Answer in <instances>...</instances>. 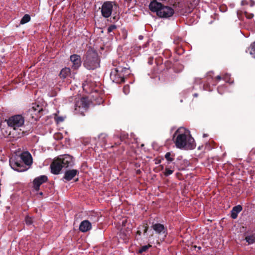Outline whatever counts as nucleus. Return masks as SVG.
Returning <instances> with one entry per match:
<instances>
[{"instance_id": "obj_42", "label": "nucleus", "mask_w": 255, "mask_h": 255, "mask_svg": "<svg viewBox=\"0 0 255 255\" xmlns=\"http://www.w3.org/2000/svg\"><path fill=\"white\" fill-rule=\"evenodd\" d=\"M208 136V135L207 134H205V133H204V134H203V137H207Z\"/></svg>"}, {"instance_id": "obj_16", "label": "nucleus", "mask_w": 255, "mask_h": 255, "mask_svg": "<svg viewBox=\"0 0 255 255\" xmlns=\"http://www.w3.org/2000/svg\"><path fill=\"white\" fill-rule=\"evenodd\" d=\"M70 60L72 62V68L74 69H78L81 65V59L80 55L73 54L70 56Z\"/></svg>"}, {"instance_id": "obj_15", "label": "nucleus", "mask_w": 255, "mask_h": 255, "mask_svg": "<svg viewBox=\"0 0 255 255\" xmlns=\"http://www.w3.org/2000/svg\"><path fill=\"white\" fill-rule=\"evenodd\" d=\"M78 174L79 171L76 169L67 170L65 172L63 180H65V181H69Z\"/></svg>"}, {"instance_id": "obj_25", "label": "nucleus", "mask_w": 255, "mask_h": 255, "mask_svg": "<svg viewBox=\"0 0 255 255\" xmlns=\"http://www.w3.org/2000/svg\"><path fill=\"white\" fill-rule=\"evenodd\" d=\"M31 19L30 16L28 14H25L21 19L20 21V23L21 24H24L28 22H29Z\"/></svg>"}, {"instance_id": "obj_1", "label": "nucleus", "mask_w": 255, "mask_h": 255, "mask_svg": "<svg viewBox=\"0 0 255 255\" xmlns=\"http://www.w3.org/2000/svg\"><path fill=\"white\" fill-rule=\"evenodd\" d=\"M114 67L111 70L110 78L115 83L120 84L125 82V78L129 74V68L127 67L128 64L119 58L113 62Z\"/></svg>"}, {"instance_id": "obj_40", "label": "nucleus", "mask_w": 255, "mask_h": 255, "mask_svg": "<svg viewBox=\"0 0 255 255\" xmlns=\"http://www.w3.org/2000/svg\"><path fill=\"white\" fill-rule=\"evenodd\" d=\"M216 78H217V80H220L221 79V77L220 76H217L216 77Z\"/></svg>"}, {"instance_id": "obj_5", "label": "nucleus", "mask_w": 255, "mask_h": 255, "mask_svg": "<svg viewBox=\"0 0 255 255\" xmlns=\"http://www.w3.org/2000/svg\"><path fill=\"white\" fill-rule=\"evenodd\" d=\"M118 5L116 1H106L102 4L101 13L103 17L108 18L111 15L113 9L117 8Z\"/></svg>"}, {"instance_id": "obj_14", "label": "nucleus", "mask_w": 255, "mask_h": 255, "mask_svg": "<svg viewBox=\"0 0 255 255\" xmlns=\"http://www.w3.org/2000/svg\"><path fill=\"white\" fill-rule=\"evenodd\" d=\"M21 161L24 165L30 166L32 163V157L30 153L28 152H24L20 155Z\"/></svg>"}, {"instance_id": "obj_21", "label": "nucleus", "mask_w": 255, "mask_h": 255, "mask_svg": "<svg viewBox=\"0 0 255 255\" xmlns=\"http://www.w3.org/2000/svg\"><path fill=\"white\" fill-rule=\"evenodd\" d=\"M114 137L120 138L121 141H124L125 143H127L126 140L128 138V134L126 132H122L121 133L120 135H115Z\"/></svg>"}, {"instance_id": "obj_48", "label": "nucleus", "mask_w": 255, "mask_h": 255, "mask_svg": "<svg viewBox=\"0 0 255 255\" xmlns=\"http://www.w3.org/2000/svg\"><path fill=\"white\" fill-rule=\"evenodd\" d=\"M116 16H114V17H113V18H114V19H116Z\"/></svg>"}, {"instance_id": "obj_2", "label": "nucleus", "mask_w": 255, "mask_h": 255, "mask_svg": "<svg viewBox=\"0 0 255 255\" xmlns=\"http://www.w3.org/2000/svg\"><path fill=\"white\" fill-rule=\"evenodd\" d=\"M184 130L183 128L178 129L173 134V138L176 136L174 140V143L176 147L180 149H193L195 146L194 139L189 134H187Z\"/></svg>"}, {"instance_id": "obj_35", "label": "nucleus", "mask_w": 255, "mask_h": 255, "mask_svg": "<svg viewBox=\"0 0 255 255\" xmlns=\"http://www.w3.org/2000/svg\"><path fill=\"white\" fill-rule=\"evenodd\" d=\"M245 15L246 17L248 19H251L253 17L254 14L252 13H249L247 12H245Z\"/></svg>"}, {"instance_id": "obj_46", "label": "nucleus", "mask_w": 255, "mask_h": 255, "mask_svg": "<svg viewBox=\"0 0 255 255\" xmlns=\"http://www.w3.org/2000/svg\"><path fill=\"white\" fill-rule=\"evenodd\" d=\"M125 236H126V238H125V239H127V238H128V237L127 236V235H126Z\"/></svg>"}, {"instance_id": "obj_49", "label": "nucleus", "mask_w": 255, "mask_h": 255, "mask_svg": "<svg viewBox=\"0 0 255 255\" xmlns=\"http://www.w3.org/2000/svg\"><path fill=\"white\" fill-rule=\"evenodd\" d=\"M78 180V178H77L76 180H75L76 181H77Z\"/></svg>"}, {"instance_id": "obj_20", "label": "nucleus", "mask_w": 255, "mask_h": 255, "mask_svg": "<svg viewBox=\"0 0 255 255\" xmlns=\"http://www.w3.org/2000/svg\"><path fill=\"white\" fill-rule=\"evenodd\" d=\"M108 135L105 133H102L99 136V139L101 146H105L107 144Z\"/></svg>"}, {"instance_id": "obj_39", "label": "nucleus", "mask_w": 255, "mask_h": 255, "mask_svg": "<svg viewBox=\"0 0 255 255\" xmlns=\"http://www.w3.org/2000/svg\"><path fill=\"white\" fill-rule=\"evenodd\" d=\"M136 234H137V235H139V236H140V235H141V231H139V230H138V231H137V232H136Z\"/></svg>"}, {"instance_id": "obj_29", "label": "nucleus", "mask_w": 255, "mask_h": 255, "mask_svg": "<svg viewBox=\"0 0 255 255\" xmlns=\"http://www.w3.org/2000/svg\"><path fill=\"white\" fill-rule=\"evenodd\" d=\"M53 137L55 139L59 140L63 138V135L61 133L57 132L54 134Z\"/></svg>"}, {"instance_id": "obj_22", "label": "nucleus", "mask_w": 255, "mask_h": 255, "mask_svg": "<svg viewBox=\"0 0 255 255\" xmlns=\"http://www.w3.org/2000/svg\"><path fill=\"white\" fill-rule=\"evenodd\" d=\"M31 109L33 110V111H34V113L35 112L36 114L39 115H41L40 112L43 111L42 107L36 104H32V106L31 108Z\"/></svg>"}, {"instance_id": "obj_26", "label": "nucleus", "mask_w": 255, "mask_h": 255, "mask_svg": "<svg viewBox=\"0 0 255 255\" xmlns=\"http://www.w3.org/2000/svg\"><path fill=\"white\" fill-rule=\"evenodd\" d=\"M248 50L252 57L255 58V41L251 45Z\"/></svg>"}, {"instance_id": "obj_17", "label": "nucleus", "mask_w": 255, "mask_h": 255, "mask_svg": "<svg viewBox=\"0 0 255 255\" xmlns=\"http://www.w3.org/2000/svg\"><path fill=\"white\" fill-rule=\"evenodd\" d=\"M91 228V224L88 220L83 221L79 226V230L83 233L89 231Z\"/></svg>"}, {"instance_id": "obj_38", "label": "nucleus", "mask_w": 255, "mask_h": 255, "mask_svg": "<svg viewBox=\"0 0 255 255\" xmlns=\"http://www.w3.org/2000/svg\"><path fill=\"white\" fill-rule=\"evenodd\" d=\"M250 154L251 155H255V147L253 148L251 151H250Z\"/></svg>"}, {"instance_id": "obj_10", "label": "nucleus", "mask_w": 255, "mask_h": 255, "mask_svg": "<svg viewBox=\"0 0 255 255\" xmlns=\"http://www.w3.org/2000/svg\"><path fill=\"white\" fill-rule=\"evenodd\" d=\"M33 110H31V108L29 109L25 113H24V119L26 121H28V122H33L36 121L40 118L41 115H39L36 114Z\"/></svg>"}, {"instance_id": "obj_24", "label": "nucleus", "mask_w": 255, "mask_h": 255, "mask_svg": "<svg viewBox=\"0 0 255 255\" xmlns=\"http://www.w3.org/2000/svg\"><path fill=\"white\" fill-rule=\"evenodd\" d=\"M174 153H172L171 152H168L165 155V158L168 163L173 161V160H174Z\"/></svg>"}, {"instance_id": "obj_43", "label": "nucleus", "mask_w": 255, "mask_h": 255, "mask_svg": "<svg viewBox=\"0 0 255 255\" xmlns=\"http://www.w3.org/2000/svg\"><path fill=\"white\" fill-rule=\"evenodd\" d=\"M193 96H194V97H197L198 96V94L195 93V94H194L193 95Z\"/></svg>"}, {"instance_id": "obj_33", "label": "nucleus", "mask_w": 255, "mask_h": 255, "mask_svg": "<svg viewBox=\"0 0 255 255\" xmlns=\"http://www.w3.org/2000/svg\"><path fill=\"white\" fill-rule=\"evenodd\" d=\"M117 28V26L116 25L113 24L111 25L108 27L107 31L108 33H110L112 32L114 30Z\"/></svg>"}, {"instance_id": "obj_12", "label": "nucleus", "mask_w": 255, "mask_h": 255, "mask_svg": "<svg viewBox=\"0 0 255 255\" xmlns=\"http://www.w3.org/2000/svg\"><path fill=\"white\" fill-rule=\"evenodd\" d=\"M48 180L46 175H41L36 177L33 181V187L36 191H39L40 186L43 183L46 182Z\"/></svg>"}, {"instance_id": "obj_18", "label": "nucleus", "mask_w": 255, "mask_h": 255, "mask_svg": "<svg viewBox=\"0 0 255 255\" xmlns=\"http://www.w3.org/2000/svg\"><path fill=\"white\" fill-rule=\"evenodd\" d=\"M243 207L241 205H238L234 206L231 212V217L233 219H236L238 217V214L242 211Z\"/></svg>"}, {"instance_id": "obj_34", "label": "nucleus", "mask_w": 255, "mask_h": 255, "mask_svg": "<svg viewBox=\"0 0 255 255\" xmlns=\"http://www.w3.org/2000/svg\"><path fill=\"white\" fill-rule=\"evenodd\" d=\"M141 228L143 229V234H145L147 233L148 229V226L147 224H145L141 226Z\"/></svg>"}, {"instance_id": "obj_6", "label": "nucleus", "mask_w": 255, "mask_h": 255, "mask_svg": "<svg viewBox=\"0 0 255 255\" xmlns=\"http://www.w3.org/2000/svg\"><path fill=\"white\" fill-rule=\"evenodd\" d=\"M24 122V118L20 115H17L9 118L7 120L8 126L12 127L14 129L21 127Z\"/></svg>"}, {"instance_id": "obj_13", "label": "nucleus", "mask_w": 255, "mask_h": 255, "mask_svg": "<svg viewBox=\"0 0 255 255\" xmlns=\"http://www.w3.org/2000/svg\"><path fill=\"white\" fill-rule=\"evenodd\" d=\"M50 168L52 173L56 175L59 174L63 167L58 158L53 160L50 165Z\"/></svg>"}, {"instance_id": "obj_3", "label": "nucleus", "mask_w": 255, "mask_h": 255, "mask_svg": "<svg viewBox=\"0 0 255 255\" xmlns=\"http://www.w3.org/2000/svg\"><path fill=\"white\" fill-rule=\"evenodd\" d=\"M149 8L151 11L155 12L159 17L164 19H169L175 13L172 7L154 1L150 2Z\"/></svg>"}, {"instance_id": "obj_31", "label": "nucleus", "mask_w": 255, "mask_h": 255, "mask_svg": "<svg viewBox=\"0 0 255 255\" xmlns=\"http://www.w3.org/2000/svg\"><path fill=\"white\" fill-rule=\"evenodd\" d=\"M25 221L26 225H30L33 223L32 219L29 216H27L25 217Z\"/></svg>"}, {"instance_id": "obj_28", "label": "nucleus", "mask_w": 255, "mask_h": 255, "mask_svg": "<svg viewBox=\"0 0 255 255\" xmlns=\"http://www.w3.org/2000/svg\"><path fill=\"white\" fill-rule=\"evenodd\" d=\"M162 54L166 58H168L171 56L172 53L170 50L165 49L163 51Z\"/></svg>"}, {"instance_id": "obj_32", "label": "nucleus", "mask_w": 255, "mask_h": 255, "mask_svg": "<svg viewBox=\"0 0 255 255\" xmlns=\"http://www.w3.org/2000/svg\"><path fill=\"white\" fill-rule=\"evenodd\" d=\"M54 119L57 124L62 122L64 121V118L63 117L58 116L57 115H55Z\"/></svg>"}, {"instance_id": "obj_27", "label": "nucleus", "mask_w": 255, "mask_h": 255, "mask_svg": "<svg viewBox=\"0 0 255 255\" xmlns=\"http://www.w3.org/2000/svg\"><path fill=\"white\" fill-rule=\"evenodd\" d=\"M151 247V245L148 244V245H145L141 247L138 250V253L142 254L143 252H146L148 249Z\"/></svg>"}, {"instance_id": "obj_23", "label": "nucleus", "mask_w": 255, "mask_h": 255, "mask_svg": "<svg viewBox=\"0 0 255 255\" xmlns=\"http://www.w3.org/2000/svg\"><path fill=\"white\" fill-rule=\"evenodd\" d=\"M246 241L248 243V245H251L255 243V233L251 235H248L245 238Z\"/></svg>"}, {"instance_id": "obj_7", "label": "nucleus", "mask_w": 255, "mask_h": 255, "mask_svg": "<svg viewBox=\"0 0 255 255\" xmlns=\"http://www.w3.org/2000/svg\"><path fill=\"white\" fill-rule=\"evenodd\" d=\"M9 165L13 169L18 172L24 171L28 169L21 160H17L15 159L10 158Z\"/></svg>"}, {"instance_id": "obj_45", "label": "nucleus", "mask_w": 255, "mask_h": 255, "mask_svg": "<svg viewBox=\"0 0 255 255\" xmlns=\"http://www.w3.org/2000/svg\"><path fill=\"white\" fill-rule=\"evenodd\" d=\"M142 37H142V36H141V35L139 36V38L140 39H142Z\"/></svg>"}, {"instance_id": "obj_44", "label": "nucleus", "mask_w": 255, "mask_h": 255, "mask_svg": "<svg viewBox=\"0 0 255 255\" xmlns=\"http://www.w3.org/2000/svg\"><path fill=\"white\" fill-rule=\"evenodd\" d=\"M43 192H39V194L40 195H41V196H42V195H43Z\"/></svg>"}, {"instance_id": "obj_30", "label": "nucleus", "mask_w": 255, "mask_h": 255, "mask_svg": "<svg viewBox=\"0 0 255 255\" xmlns=\"http://www.w3.org/2000/svg\"><path fill=\"white\" fill-rule=\"evenodd\" d=\"M173 170H171L168 168H166L165 169V171L164 172V174L165 176H168L169 175L172 174L173 173Z\"/></svg>"}, {"instance_id": "obj_47", "label": "nucleus", "mask_w": 255, "mask_h": 255, "mask_svg": "<svg viewBox=\"0 0 255 255\" xmlns=\"http://www.w3.org/2000/svg\"><path fill=\"white\" fill-rule=\"evenodd\" d=\"M161 169H163V168H164L163 166V165H161Z\"/></svg>"}, {"instance_id": "obj_36", "label": "nucleus", "mask_w": 255, "mask_h": 255, "mask_svg": "<svg viewBox=\"0 0 255 255\" xmlns=\"http://www.w3.org/2000/svg\"><path fill=\"white\" fill-rule=\"evenodd\" d=\"M128 86H125L124 88H123V90H124V93L126 94H127L128 93Z\"/></svg>"}, {"instance_id": "obj_9", "label": "nucleus", "mask_w": 255, "mask_h": 255, "mask_svg": "<svg viewBox=\"0 0 255 255\" xmlns=\"http://www.w3.org/2000/svg\"><path fill=\"white\" fill-rule=\"evenodd\" d=\"M89 105V101L87 98L82 97L80 99L77 100L75 105V110L80 111L81 109L86 110Z\"/></svg>"}, {"instance_id": "obj_8", "label": "nucleus", "mask_w": 255, "mask_h": 255, "mask_svg": "<svg viewBox=\"0 0 255 255\" xmlns=\"http://www.w3.org/2000/svg\"><path fill=\"white\" fill-rule=\"evenodd\" d=\"M60 160L63 168H68L72 167L74 165L73 158L72 156L69 155H63L58 157Z\"/></svg>"}, {"instance_id": "obj_11", "label": "nucleus", "mask_w": 255, "mask_h": 255, "mask_svg": "<svg viewBox=\"0 0 255 255\" xmlns=\"http://www.w3.org/2000/svg\"><path fill=\"white\" fill-rule=\"evenodd\" d=\"M151 228L156 234L159 235H163L164 237H166L167 234V228L163 224L160 223L153 224Z\"/></svg>"}, {"instance_id": "obj_4", "label": "nucleus", "mask_w": 255, "mask_h": 255, "mask_svg": "<svg viewBox=\"0 0 255 255\" xmlns=\"http://www.w3.org/2000/svg\"><path fill=\"white\" fill-rule=\"evenodd\" d=\"M100 58L97 52L89 49L83 58L84 66L88 70H94L100 66Z\"/></svg>"}, {"instance_id": "obj_37", "label": "nucleus", "mask_w": 255, "mask_h": 255, "mask_svg": "<svg viewBox=\"0 0 255 255\" xmlns=\"http://www.w3.org/2000/svg\"><path fill=\"white\" fill-rule=\"evenodd\" d=\"M153 58L152 57H150L149 58V60H148V63L150 64V65H151L153 63Z\"/></svg>"}, {"instance_id": "obj_41", "label": "nucleus", "mask_w": 255, "mask_h": 255, "mask_svg": "<svg viewBox=\"0 0 255 255\" xmlns=\"http://www.w3.org/2000/svg\"><path fill=\"white\" fill-rule=\"evenodd\" d=\"M115 144L116 145H120V142H115Z\"/></svg>"}, {"instance_id": "obj_19", "label": "nucleus", "mask_w": 255, "mask_h": 255, "mask_svg": "<svg viewBox=\"0 0 255 255\" xmlns=\"http://www.w3.org/2000/svg\"><path fill=\"white\" fill-rule=\"evenodd\" d=\"M71 73V70L69 68L65 67L64 68H63L59 74V76L60 78L62 79H65L67 78L68 76H69L70 75Z\"/></svg>"}]
</instances>
